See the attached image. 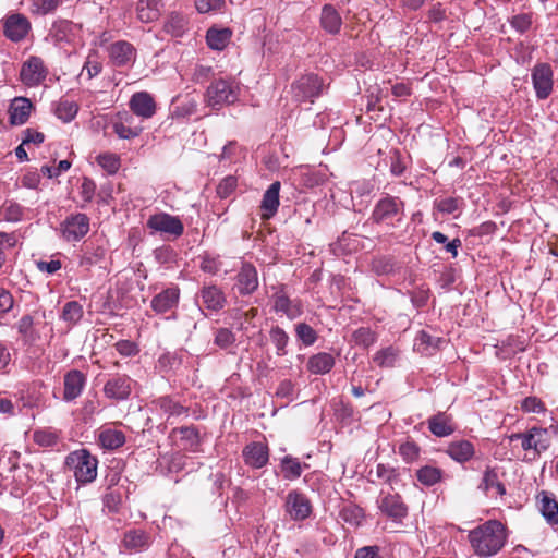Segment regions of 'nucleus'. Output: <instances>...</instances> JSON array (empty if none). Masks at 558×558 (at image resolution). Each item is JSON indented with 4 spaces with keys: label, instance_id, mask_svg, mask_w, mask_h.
<instances>
[{
    "label": "nucleus",
    "instance_id": "nucleus-7",
    "mask_svg": "<svg viewBox=\"0 0 558 558\" xmlns=\"http://www.w3.org/2000/svg\"><path fill=\"white\" fill-rule=\"evenodd\" d=\"M272 311L276 314H282L288 319L294 320L300 317L303 312V303L300 299H290L284 284H279L271 295Z\"/></svg>",
    "mask_w": 558,
    "mask_h": 558
},
{
    "label": "nucleus",
    "instance_id": "nucleus-47",
    "mask_svg": "<svg viewBox=\"0 0 558 558\" xmlns=\"http://www.w3.org/2000/svg\"><path fill=\"white\" fill-rule=\"evenodd\" d=\"M236 342L235 333L226 327H220L215 330L214 344L222 350H229L234 347Z\"/></svg>",
    "mask_w": 558,
    "mask_h": 558
},
{
    "label": "nucleus",
    "instance_id": "nucleus-33",
    "mask_svg": "<svg viewBox=\"0 0 558 558\" xmlns=\"http://www.w3.org/2000/svg\"><path fill=\"white\" fill-rule=\"evenodd\" d=\"M320 26L329 34L336 35L342 26V19L336 8L331 4H325L320 13Z\"/></svg>",
    "mask_w": 558,
    "mask_h": 558
},
{
    "label": "nucleus",
    "instance_id": "nucleus-61",
    "mask_svg": "<svg viewBox=\"0 0 558 558\" xmlns=\"http://www.w3.org/2000/svg\"><path fill=\"white\" fill-rule=\"evenodd\" d=\"M114 348L122 356H134L140 352L137 344L131 340H120Z\"/></svg>",
    "mask_w": 558,
    "mask_h": 558
},
{
    "label": "nucleus",
    "instance_id": "nucleus-40",
    "mask_svg": "<svg viewBox=\"0 0 558 558\" xmlns=\"http://www.w3.org/2000/svg\"><path fill=\"white\" fill-rule=\"evenodd\" d=\"M339 517L348 524L352 526H359L363 522L365 518V513L363 508L355 504L344 505L340 512Z\"/></svg>",
    "mask_w": 558,
    "mask_h": 558
},
{
    "label": "nucleus",
    "instance_id": "nucleus-36",
    "mask_svg": "<svg viewBox=\"0 0 558 558\" xmlns=\"http://www.w3.org/2000/svg\"><path fill=\"white\" fill-rule=\"evenodd\" d=\"M478 487L486 494L492 489H495L496 494L501 497L507 494L505 485L499 481L496 469L493 468H487L484 471L483 478Z\"/></svg>",
    "mask_w": 558,
    "mask_h": 558
},
{
    "label": "nucleus",
    "instance_id": "nucleus-14",
    "mask_svg": "<svg viewBox=\"0 0 558 558\" xmlns=\"http://www.w3.org/2000/svg\"><path fill=\"white\" fill-rule=\"evenodd\" d=\"M284 509L292 520L303 521L311 515L312 504L305 494L293 489L286 497Z\"/></svg>",
    "mask_w": 558,
    "mask_h": 558
},
{
    "label": "nucleus",
    "instance_id": "nucleus-20",
    "mask_svg": "<svg viewBox=\"0 0 558 558\" xmlns=\"http://www.w3.org/2000/svg\"><path fill=\"white\" fill-rule=\"evenodd\" d=\"M151 404L157 412L167 416L168 422L171 418L187 416L189 414V408L172 396L158 397L151 401Z\"/></svg>",
    "mask_w": 558,
    "mask_h": 558
},
{
    "label": "nucleus",
    "instance_id": "nucleus-39",
    "mask_svg": "<svg viewBox=\"0 0 558 558\" xmlns=\"http://www.w3.org/2000/svg\"><path fill=\"white\" fill-rule=\"evenodd\" d=\"M269 338L271 343L276 347V354L278 356L287 355V347L290 340L287 331L278 325L272 326L269 330Z\"/></svg>",
    "mask_w": 558,
    "mask_h": 558
},
{
    "label": "nucleus",
    "instance_id": "nucleus-11",
    "mask_svg": "<svg viewBox=\"0 0 558 558\" xmlns=\"http://www.w3.org/2000/svg\"><path fill=\"white\" fill-rule=\"evenodd\" d=\"M48 69L41 58L29 57L22 65L20 78L28 87L39 86L47 77Z\"/></svg>",
    "mask_w": 558,
    "mask_h": 558
},
{
    "label": "nucleus",
    "instance_id": "nucleus-48",
    "mask_svg": "<svg viewBox=\"0 0 558 558\" xmlns=\"http://www.w3.org/2000/svg\"><path fill=\"white\" fill-rule=\"evenodd\" d=\"M376 340V333L369 327H360L352 333V341L354 344L364 349L373 345Z\"/></svg>",
    "mask_w": 558,
    "mask_h": 558
},
{
    "label": "nucleus",
    "instance_id": "nucleus-29",
    "mask_svg": "<svg viewBox=\"0 0 558 558\" xmlns=\"http://www.w3.org/2000/svg\"><path fill=\"white\" fill-rule=\"evenodd\" d=\"M122 544L128 550L143 551L150 546L151 537L144 530L133 529L124 533Z\"/></svg>",
    "mask_w": 558,
    "mask_h": 558
},
{
    "label": "nucleus",
    "instance_id": "nucleus-4",
    "mask_svg": "<svg viewBox=\"0 0 558 558\" xmlns=\"http://www.w3.org/2000/svg\"><path fill=\"white\" fill-rule=\"evenodd\" d=\"M508 438L510 442L520 441L522 450L532 452L534 457H539L551 445L547 429L541 426H532L523 433L511 434Z\"/></svg>",
    "mask_w": 558,
    "mask_h": 558
},
{
    "label": "nucleus",
    "instance_id": "nucleus-44",
    "mask_svg": "<svg viewBox=\"0 0 558 558\" xmlns=\"http://www.w3.org/2000/svg\"><path fill=\"white\" fill-rule=\"evenodd\" d=\"M434 209H437L441 214H454L461 211L463 206V199L460 197H446L437 198L433 203Z\"/></svg>",
    "mask_w": 558,
    "mask_h": 558
},
{
    "label": "nucleus",
    "instance_id": "nucleus-49",
    "mask_svg": "<svg viewBox=\"0 0 558 558\" xmlns=\"http://www.w3.org/2000/svg\"><path fill=\"white\" fill-rule=\"evenodd\" d=\"M62 0H29V11L34 15H47L57 10Z\"/></svg>",
    "mask_w": 558,
    "mask_h": 558
},
{
    "label": "nucleus",
    "instance_id": "nucleus-16",
    "mask_svg": "<svg viewBox=\"0 0 558 558\" xmlns=\"http://www.w3.org/2000/svg\"><path fill=\"white\" fill-rule=\"evenodd\" d=\"M81 26L69 20L54 21L49 29L48 38L54 45L63 46L75 41L80 35Z\"/></svg>",
    "mask_w": 558,
    "mask_h": 558
},
{
    "label": "nucleus",
    "instance_id": "nucleus-38",
    "mask_svg": "<svg viewBox=\"0 0 558 558\" xmlns=\"http://www.w3.org/2000/svg\"><path fill=\"white\" fill-rule=\"evenodd\" d=\"M442 475V470L433 465H424L416 471L417 481L427 487L441 482Z\"/></svg>",
    "mask_w": 558,
    "mask_h": 558
},
{
    "label": "nucleus",
    "instance_id": "nucleus-21",
    "mask_svg": "<svg viewBox=\"0 0 558 558\" xmlns=\"http://www.w3.org/2000/svg\"><path fill=\"white\" fill-rule=\"evenodd\" d=\"M198 298L205 308L215 313L221 311L227 304L225 292L216 284H204L198 292Z\"/></svg>",
    "mask_w": 558,
    "mask_h": 558
},
{
    "label": "nucleus",
    "instance_id": "nucleus-42",
    "mask_svg": "<svg viewBox=\"0 0 558 558\" xmlns=\"http://www.w3.org/2000/svg\"><path fill=\"white\" fill-rule=\"evenodd\" d=\"M294 332L296 339L301 341L304 347L313 345L318 339V333L316 330L306 323L295 324Z\"/></svg>",
    "mask_w": 558,
    "mask_h": 558
},
{
    "label": "nucleus",
    "instance_id": "nucleus-50",
    "mask_svg": "<svg viewBox=\"0 0 558 558\" xmlns=\"http://www.w3.org/2000/svg\"><path fill=\"white\" fill-rule=\"evenodd\" d=\"M187 21L181 13L173 12L169 15L165 28L172 36H181L186 27Z\"/></svg>",
    "mask_w": 558,
    "mask_h": 558
},
{
    "label": "nucleus",
    "instance_id": "nucleus-24",
    "mask_svg": "<svg viewBox=\"0 0 558 558\" xmlns=\"http://www.w3.org/2000/svg\"><path fill=\"white\" fill-rule=\"evenodd\" d=\"M129 107L135 116L142 119H150L156 113L155 99L148 92L133 94Z\"/></svg>",
    "mask_w": 558,
    "mask_h": 558
},
{
    "label": "nucleus",
    "instance_id": "nucleus-3",
    "mask_svg": "<svg viewBox=\"0 0 558 558\" xmlns=\"http://www.w3.org/2000/svg\"><path fill=\"white\" fill-rule=\"evenodd\" d=\"M65 464L81 484L92 483L97 476L98 460L86 449L71 452L65 459Z\"/></svg>",
    "mask_w": 558,
    "mask_h": 558
},
{
    "label": "nucleus",
    "instance_id": "nucleus-13",
    "mask_svg": "<svg viewBox=\"0 0 558 558\" xmlns=\"http://www.w3.org/2000/svg\"><path fill=\"white\" fill-rule=\"evenodd\" d=\"M134 383L129 375L116 374L104 385V395L110 400L124 401L131 396Z\"/></svg>",
    "mask_w": 558,
    "mask_h": 558
},
{
    "label": "nucleus",
    "instance_id": "nucleus-60",
    "mask_svg": "<svg viewBox=\"0 0 558 558\" xmlns=\"http://www.w3.org/2000/svg\"><path fill=\"white\" fill-rule=\"evenodd\" d=\"M96 184L87 177H84L81 184L80 195L85 204L90 203L95 196Z\"/></svg>",
    "mask_w": 558,
    "mask_h": 558
},
{
    "label": "nucleus",
    "instance_id": "nucleus-51",
    "mask_svg": "<svg viewBox=\"0 0 558 558\" xmlns=\"http://www.w3.org/2000/svg\"><path fill=\"white\" fill-rule=\"evenodd\" d=\"M97 162L108 174H116L121 166L120 158L112 153L100 154Z\"/></svg>",
    "mask_w": 558,
    "mask_h": 558
},
{
    "label": "nucleus",
    "instance_id": "nucleus-10",
    "mask_svg": "<svg viewBox=\"0 0 558 558\" xmlns=\"http://www.w3.org/2000/svg\"><path fill=\"white\" fill-rule=\"evenodd\" d=\"M89 222V217L86 214H72L60 223L59 231L63 240L77 242L88 233Z\"/></svg>",
    "mask_w": 558,
    "mask_h": 558
},
{
    "label": "nucleus",
    "instance_id": "nucleus-32",
    "mask_svg": "<svg viewBox=\"0 0 558 558\" xmlns=\"http://www.w3.org/2000/svg\"><path fill=\"white\" fill-rule=\"evenodd\" d=\"M335 363V357L330 353L319 352L308 357L306 367L311 374L324 375L333 368Z\"/></svg>",
    "mask_w": 558,
    "mask_h": 558
},
{
    "label": "nucleus",
    "instance_id": "nucleus-53",
    "mask_svg": "<svg viewBox=\"0 0 558 558\" xmlns=\"http://www.w3.org/2000/svg\"><path fill=\"white\" fill-rule=\"evenodd\" d=\"M521 410L525 413L544 414L547 409L545 403L535 396H529L521 401Z\"/></svg>",
    "mask_w": 558,
    "mask_h": 558
},
{
    "label": "nucleus",
    "instance_id": "nucleus-15",
    "mask_svg": "<svg viewBox=\"0 0 558 558\" xmlns=\"http://www.w3.org/2000/svg\"><path fill=\"white\" fill-rule=\"evenodd\" d=\"M554 73L548 63H538L532 70V83L538 99H546L553 92Z\"/></svg>",
    "mask_w": 558,
    "mask_h": 558
},
{
    "label": "nucleus",
    "instance_id": "nucleus-30",
    "mask_svg": "<svg viewBox=\"0 0 558 558\" xmlns=\"http://www.w3.org/2000/svg\"><path fill=\"white\" fill-rule=\"evenodd\" d=\"M429 432L436 437H447L454 433L456 426L450 415L438 412L427 420Z\"/></svg>",
    "mask_w": 558,
    "mask_h": 558
},
{
    "label": "nucleus",
    "instance_id": "nucleus-19",
    "mask_svg": "<svg viewBox=\"0 0 558 558\" xmlns=\"http://www.w3.org/2000/svg\"><path fill=\"white\" fill-rule=\"evenodd\" d=\"M242 457L246 465L260 469L268 463V446L262 441H252L243 448Z\"/></svg>",
    "mask_w": 558,
    "mask_h": 558
},
{
    "label": "nucleus",
    "instance_id": "nucleus-8",
    "mask_svg": "<svg viewBox=\"0 0 558 558\" xmlns=\"http://www.w3.org/2000/svg\"><path fill=\"white\" fill-rule=\"evenodd\" d=\"M376 505L383 514L396 523H401L408 517L409 508L397 493L392 494L381 490L377 497Z\"/></svg>",
    "mask_w": 558,
    "mask_h": 558
},
{
    "label": "nucleus",
    "instance_id": "nucleus-31",
    "mask_svg": "<svg viewBox=\"0 0 558 558\" xmlns=\"http://www.w3.org/2000/svg\"><path fill=\"white\" fill-rule=\"evenodd\" d=\"M446 453L454 461L464 463L470 461L475 453L474 446L469 440L451 441L446 449Z\"/></svg>",
    "mask_w": 558,
    "mask_h": 558
},
{
    "label": "nucleus",
    "instance_id": "nucleus-41",
    "mask_svg": "<svg viewBox=\"0 0 558 558\" xmlns=\"http://www.w3.org/2000/svg\"><path fill=\"white\" fill-rule=\"evenodd\" d=\"M83 314V306L77 301H70L64 304L60 317L69 325H76L82 319Z\"/></svg>",
    "mask_w": 558,
    "mask_h": 558
},
{
    "label": "nucleus",
    "instance_id": "nucleus-22",
    "mask_svg": "<svg viewBox=\"0 0 558 558\" xmlns=\"http://www.w3.org/2000/svg\"><path fill=\"white\" fill-rule=\"evenodd\" d=\"M180 300V289L177 286L163 289L150 302V307L157 314H166L177 308Z\"/></svg>",
    "mask_w": 558,
    "mask_h": 558
},
{
    "label": "nucleus",
    "instance_id": "nucleus-45",
    "mask_svg": "<svg viewBox=\"0 0 558 558\" xmlns=\"http://www.w3.org/2000/svg\"><path fill=\"white\" fill-rule=\"evenodd\" d=\"M16 329L25 342H33L37 339V332L34 329V318L31 315L22 316L16 323Z\"/></svg>",
    "mask_w": 558,
    "mask_h": 558
},
{
    "label": "nucleus",
    "instance_id": "nucleus-52",
    "mask_svg": "<svg viewBox=\"0 0 558 558\" xmlns=\"http://www.w3.org/2000/svg\"><path fill=\"white\" fill-rule=\"evenodd\" d=\"M376 476L386 484L392 486L399 480V472L396 468L388 464L378 463L376 465Z\"/></svg>",
    "mask_w": 558,
    "mask_h": 558
},
{
    "label": "nucleus",
    "instance_id": "nucleus-56",
    "mask_svg": "<svg viewBox=\"0 0 558 558\" xmlns=\"http://www.w3.org/2000/svg\"><path fill=\"white\" fill-rule=\"evenodd\" d=\"M373 360L379 367H391L396 362V352L389 347L376 352Z\"/></svg>",
    "mask_w": 558,
    "mask_h": 558
},
{
    "label": "nucleus",
    "instance_id": "nucleus-9",
    "mask_svg": "<svg viewBox=\"0 0 558 558\" xmlns=\"http://www.w3.org/2000/svg\"><path fill=\"white\" fill-rule=\"evenodd\" d=\"M3 35L12 43L24 40L32 31V23L22 13H9L1 20Z\"/></svg>",
    "mask_w": 558,
    "mask_h": 558
},
{
    "label": "nucleus",
    "instance_id": "nucleus-46",
    "mask_svg": "<svg viewBox=\"0 0 558 558\" xmlns=\"http://www.w3.org/2000/svg\"><path fill=\"white\" fill-rule=\"evenodd\" d=\"M0 213L5 221L17 222L23 219L24 207L14 201H5Z\"/></svg>",
    "mask_w": 558,
    "mask_h": 558
},
{
    "label": "nucleus",
    "instance_id": "nucleus-26",
    "mask_svg": "<svg viewBox=\"0 0 558 558\" xmlns=\"http://www.w3.org/2000/svg\"><path fill=\"white\" fill-rule=\"evenodd\" d=\"M86 385V376L78 369H71L64 375L63 400L70 402L78 398Z\"/></svg>",
    "mask_w": 558,
    "mask_h": 558
},
{
    "label": "nucleus",
    "instance_id": "nucleus-34",
    "mask_svg": "<svg viewBox=\"0 0 558 558\" xmlns=\"http://www.w3.org/2000/svg\"><path fill=\"white\" fill-rule=\"evenodd\" d=\"M177 433L181 435L183 449L191 452L199 451L201 436L198 429L195 426L175 427L171 430L170 436Z\"/></svg>",
    "mask_w": 558,
    "mask_h": 558
},
{
    "label": "nucleus",
    "instance_id": "nucleus-37",
    "mask_svg": "<svg viewBox=\"0 0 558 558\" xmlns=\"http://www.w3.org/2000/svg\"><path fill=\"white\" fill-rule=\"evenodd\" d=\"M280 470L284 480L294 481L301 476L303 465L298 458L288 454L280 460Z\"/></svg>",
    "mask_w": 558,
    "mask_h": 558
},
{
    "label": "nucleus",
    "instance_id": "nucleus-58",
    "mask_svg": "<svg viewBox=\"0 0 558 558\" xmlns=\"http://www.w3.org/2000/svg\"><path fill=\"white\" fill-rule=\"evenodd\" d=\"M372 269L378 276L389 275L395 270V263L388 257L375 258L372 263Z\"/></svg>",
    "mask_w": 558,
    "mask_h": 558
},
{
    "label": "nucleus",
    "instance_id": "nucleus-1",
    "mask_svg": "<svg viewBox=\"0 0 558 558\" xmlns=\"http://www.w3.org/2000/svg\"><path fill=\"white\" fill-rule=\"evenodd\" d=\"M468 539L475 555L487 558L502 549L507 542V531L501 522L488 520L471 530Z\"/></svg>",
    "mask_w": 558,
    "mask_h": 558
},
{
    "label": "nucleus",
    "instance_id": "nucleus-12",
    "mask_svg": "<svg viewBox=\"0 0 558 558\" xmlns=\"http://www.w3.org/2000/svg\"><path fill=\"white\" fill-rule=\"evenodd\" d=\"M147 227L153 231L179 238L184 232V226L177 216L167 213L151 215L147 220Z\"/></svg>",
    "mask_w": 558,
    "mask_h": 558
},
{
    "label": "nucleus",
    "instance_id": "nucleus-27",
    "mask_svg": "<svg viewBox=\"0 0 558 558\" xmlns=\"http://www.w3.org/2000/svg\"><path fill=\"white\" fill-rule=\"evenodd\" d=\"M124 432L113 425H104L98 433L99 445L107 450H116L125 444Z\"/></svg>",
    "mask_w": 558,
    "mask_h": 558
},
{
    "label": "nucleus",
    "instance_id": "nucleus-55",
    "mask_svg": "<svg viewBox=\"0 0 558 558\" xmlns=\"http://www.w3.org/2000/svg\"><path fill=\"white\" fill-rule=\"evenodd\" d=\"M33 440L35 444L40 447H52L58 441V436L56 433L49 429H38L33 434Z\"/></svg>",
    "mask_w": 558,
    "mask_h": 558
},
{
    "label": "nucleus",
    "instance_id": "nucleus-57",
    "mask_svg": "<svg viewBox=\"0 0 558 558\" xmlns=\"http://www.w3.org/2000/svg\"><path fill=\"white\" fill-rule=\"evenodd\" d=\"M105 256V251L101 247H97L94 252L85 251L80 257V266L86 269L100 262Z\"/></svg>",
    "mask_w": 558,
    "mask_h": 558
},
{
    "label": "nucleus",
    "instance_id": "nucleus-25",
    "mask_svg": "<svg viewBox=\"0 0 558 558\" xmlns=\"http://www.w3.org/2000/svg\"><path fill=\"white\" fill-rule=\"evenodd\" d=\"M538 509L546 520L551 525H558V501L551 492L542 490L536 496Z\"/></svg>",
    "mask_w": 558,
    "mask_h": 558
},
{
    "label": "nucleus",
    "instance_id": "nucleus-6",
    "mask_svg": "<svg viewBox=\"0 0 558 558\" xmlns=\"http://www.w3.org/2000/svg\"><path fill=\"white\" fill-rule=\"evenodd\" d=\"M323 88V80L313 73L301 76L291 85L293 98L299 102H314L322 95Z\"/></svg>",
    "mask_w": 558,
    "mask_h": 558
},
{
    "label": "nucleus",
    "instance_id": "nucleus-59",
    "mask_svg": "<svg viewBox=\"0 0 558 558\" xmlns=\"http://www.w3.org/2000/svg\"><path fill=\"white\" fill-rule=\"evenodd\" d=\"M225 3V0H195L196 10L199 13L219 11L223 8Z\"/></svg>",
    "mask_w": 558,
    "mask_h": 558
},
{
    "label": "nucleus",
    "instance_id": "nucleus-23",
    "mask_svg": "<svg viewBox=\"0 0 558 558\" xmlns=\"http://www.w3.org/2000/svg\"><path fill=\"white\" fill-rule=\"evenodd\" d=\"M34 110L33 102L23 96L14 97L9 106V122L11 125H23L25 124L32 111Z\"/></svg>",
    "mask_w": 558,
    "mask_h": 558
},
{
    "label": "nucleus",
    "instance_id": "nucleus-64",
    "mask_svg": "<svg viewBox=\"0 0 558 558\" xmlns=\"http://www.w3.org/2000/svg\"><path fill=\"white\" fill-rule=\"evenodd\" d=\"M532 25V19L529 14H518L511 20V26L520 33L526 32Z\"/></svg>",
    "mask_w": 558,
    "mask_h": 558
},
{
    "label": "nucleus",
    "instance_id": "nucleus-43",
    "mask_svg": "<svg viewBox=\"0 0 558 558\" xmlns=\"http://www.w3.org/2000/svg\"><path fill=\"white\" fill-rule=\"evenodd\" d=\"M78 112V105L69 99H61L54 110L56 116L63 122H71Z\"/></svg>",
    "mask_w": 558,
    "mask_h": 558
},
{
    "label": "nucleus",
    "instance_id": "nucleus-62",
    "mask_svg": "<svg viewBox=\"0 0 558 558\" xmlns=\"http://www.w3.org/2000/svg\"><path fill=\"white\" fill-rule=\"evenodd\" d=\"M101 70H102L101 63L99 61H97L96 59H93L92 56H88V58L83 66L82 74H84L86 72L88 80H92L95 76H97L101 72Z\"/></svg>",
    "mask_w": 558,
    "mask_h": 558
},
{
    "label": "nucleus",
    "instance_id": "nucleus-35",
    "mask_svg": "<svg viewBox=\"0 0 558 558\" xmlns=\"http://www.w3.org/2000/svg\"><path fill=\"white\" fill-rule=\"evenodd\" d=\"M232 32L228 27H210L206 33V41L210 49L223 50L231 40Z\"/></svg>",
    "mask_w": 558,
    "mask_h": 558
},
{
    "label": "nucleus",
    "instance_id": "nucleus-17",
    "mask_svg": "<svg viewBox=\"0 0 558 558\" xmlns=\"http://www.w3.org/2000/svg\"><path fill=\"white\" fill-rule=\"evenodd\" d=\"M259 287L257 269L251 263H243L235 275L234 289L242 296L252 295Z\"/></svg>",
    "mask_w": 558,
    "mask_h": 558
},
{
    "label": "nucleus",
    "instance_id": "nucleus-2",
    "mask_svg": "<svg viewBox=\"0 0 558 558\" xmlns=\"http://www.w3.org/2000/svg\"><path fill=\"white\" fill-rule=\"evenodd\" d=\"M240 94L239 84L234 81H228L223 78L216 80L207 87L205 94L206 104L218 110L223 106L234 104Z\"/></svg>",
    "mask_w": 558,
    "mask_h": 558
},
{
    "label": "nucleus",
    "instance_id": "nucleus-18",
    "mask_svg": "<svg viewBox=\"0 0 558 558\" xmlns=\"http://www.w3.org/2000/svg\"><path fill=\"white\" fill-rule=\"evenodd\" d=\"M108 56L114 66L126 68L135 62L136 49L126 40H118L108 47Z\"/></svg>",
    "mask_w": 558,
    "mask_h": 558
},
{
    "label": "nucleus",
    "instance_id": "nucleus-54",
    "mask_svg": "<svg viewBox=\"0 0 558 558\" xmlns=\"http://www.w3.org/2000/svg\"><path fill=\"white\" fill-rule=\"evenodd\" d=\"M421 449L414 441H405L399 446L398 453L407 463L416 461L420 457Z\"/></svg>",
    "mask_w": 558,
    "mask_h": 558
},
{
    "label": "nucleus",
    "instance_id": "nucleus-63",
    "mask_svg": "<svg viewBox=\"0 0 558 558\" xmlns=\"http://www.w3.org/2000/svg\"><path fill=\"white\" fill-rule=\"evenodd\" d=\"M14 305V299L11 292L4 288H0V315L9 313Z\"/></svg>",
    "mask_w": 558,
    "mask_h": 558
},
{
    "label": "nucleus",
    "instance_id": "nucleus-5",
    "mask_svg": "<svg viewBox=\"0 0 558 558\" xmlns=\"http://www.w3.org/2000/svg\"><path fill=\"white\" fill-rule=\"evenodd\" d=\"M404 215V202L398 196L386 194L374 206L371 219L377 225L395 226L396 221H401Z\"/></svg>",
    "mask_w": 558,
    "mask_h": 558
},
{
    "label": "nucleus",
    "instance_id": "nucleus-28",
    "mask_svg": "<svg viewBox=\"0 0 558 558\" xmlns=\"http://www.w3.org/2000/svg\"><path fill=\"white\" fill-rule=\"evenodd\" d=\"M280 189H281L280 182L275 181L265 191V193L263 195L262 203H260V208L263 210V214H262L263 219H270L278 211V207L280 205V202H279Z\"/></svg>",
    "mask_w": 558,
    "mask_h": 558
}]
</instances>
